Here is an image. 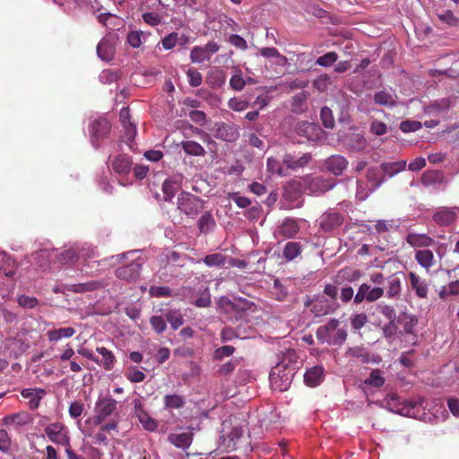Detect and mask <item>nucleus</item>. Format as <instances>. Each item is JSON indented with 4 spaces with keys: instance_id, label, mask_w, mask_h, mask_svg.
<instances>
[{
    "instance_id": "nucleus-1",
    "label": "nucleus",
    "mask_w": 459,
    "mask_h": 459,
    "mask_svg": "<svg viewBox=\"0 0 459 459\" xmlns=\"http://www.w3.org/2000/svg\"><path fill=\"white\" fill-rule=\"evenodd\" d=\"M385 294V290L382 287H374L368 283H362L357 293L354 295L353 289L351 287H344L341 290V299L342 302L347 303L353 298V302L356 305L367 301L368 303L375 302L381 299Z\"/></svg>"
},
{
    "instance_id": "nucleus-2",
    "label": "nucleus",
    "mask_w": 459,
    "mask_h": 459,
    "mask_svg": "<svg viewBox=\"0 0 459 459\" xmlns=\"http://www.w3.org/2000/svg\"><path fill=\"white\" fill-rule=\"evenodd\" d=\"M178 209L189 218H195L204 209L203 200L188 192H181L178 197Z\"/></svg>"
},
{
    "instance_id": "nucleus-3",
    "label": "nucleus",
    "mask_w": 459,
    "mask_h": 459,
    "mask_svg": "<svg viewBox=\"0 0 459 459\" xmlns=\"http://www.w3.org/2000/svg\"><path fill=\"white\" fill-rule=\"evenodd\" d=\"M294 372L293 368H284L282 365H276L270 374V383L274 390L283 392L289 389L291 385Z\"/></svg>"
},
{
    "instance_id": "nucleus-4",
    "label": "nucleus",
    "mask_w": 459,
    "mask_h": 459,
    "mask_svg": "<svg viewBox=\"0 0 459 459\" xmlns=\"http://www.w3.org/2000/svg\"><path fill=\"white\" fill-rule=\"evenodd\" d=\"M117 402L111 397L99 398L95 404V423L100 424L108 417L111 416L117 409Z\"/></svg>"
},
{
    "instance_id": "nucleus-5",
    "label": "nucleus",
    "mask_w": 459,
    "mask_h": 459,
    "mask_svg": "<svg viewBox=\"0 0 459 459\" xmlns=\"http://www.w3.org/2000/svg\"><path fill=\"white\" fill-rule=\"evenodd\" d=\"M111 125L107 118H99L92 122L90 127L91 143L95 148L100 146V141L108 136Z\"/></svg>"
},
{
    "instance_id": "nucleus-6",
    "label": "nucleus",
    "mask_w": 459,
    "mask_h": 459,
    "mask_svg": "<svg viewBox=\"0 0 459 459\" xmlns=\"http://www.w3.org/2000/svg\"><path fill=\"white\" fill-rule=\"evenodd\" d=\"M340 141L342 145L351 152H362L368 146L367 139L359 133H348L343 134Z\"/></svg>"
},
{
    "instance_id": "nucleus-7",
    "label": "nucleus",
    "mask_w": 459,
    "mask_h": 459,
    "mask_svg": "<svg viewBox=\"0 0 459 459\" xmlns=\"http://www.w3.org/2000/svg\"><path fill=\"white\" fill-rule=\"evenodd\" d=\"M296 131L299 136H303L312 142L322 139L324 133L317 125L307 121L299 122L297 125Z\"/></svg>"
},
{
    "instance_id": "nucleus-8",
    "label": "nucleus",
    "mask_w": 459,
    "mask_h": 459,
    "mask_svg": "<svg viewBox=\"0 0 459 459\" xmlns=\"http://www.w3.org/2000/svg\"><path fill=\"white\" fill-rule=\"evenodd\" d=\"M456 207L437 208L432 215V220L438 226H450L456 220Z\"/></svg>"
},
{
    "instance_id": "nucleus-9",
    "label": "nucleus",
    "mask_w": 459,
    "mask_h": 459,
    "mask_svg": "<svg viewBox=\"0 0 459 459\" xmlns=\"http://www.w3.org/2000/svg\"><path fill=\"white\" fill-rule=\"evenodd\" d=\"M305 307H310V311L316 316H322L333 312L336 306L333 302L329 301L325 299H319L315 301L307 299L305 302Z\"/></svg>"
},
{
    "instance_id": "nucleus-10",
    "label": "nucleus",
    "mask_w": 459,
    "mask_h": 459,
    "mask_svg": "<svg viewBox=\"0 0 459 459\" xmlns=\"http://www.w3.org/2000/svg\"><path fill=\"white\" fill-rule=\"evenodd\" d=\"M134 411L135 417H137L146 430L154 431L157 429L158 424L156 420L149 416L140 399L134 400Z\"/></svg>"
},
{
    "instance_id": "nucleus-11",
    "label": "nucleus",
    "mask_w": 459,
    "mask_h": 459,
    "mask_svg": "<svg viewBox=\"0 0 459 459\" xmlns=\"http://www.w3.org/2000/svg\"><path fill=\"white\" fill-rule=\"evenodd\" d=\"M342 223V214L336 212H326L321 215L319 220V226L325 232L337 229Z\"/></svg>"
},
{
    "instance_id": "nucleus-12",
    "label": "nucleus",
    "mask_w": 459,
    "mask_h": 459,
    "mask_svg": "<svg viewBox=\"0 0 459 459\" xmlns=\"http://www.w3.org/2000/svg\"><path fill=\"white\" fill-rule=\"evenodd\" d=\"M214 136L225 142H235L239 137L238 127L233 124L218 123Z\"/></svg>"
},
{
    "instance_id": "nucleus-13",
    "label": "nucleus",
    "mask_w": 459,
    "mask_h": 459,
    "mask_svg": "<svg viewBox=\"0 0 459 459\" xmlns=\"http://www.w3.org/2000/svg\"><path fill=\"white\" fill-rule=\"evenodd\" d=\"M141 269L142 264L139 262L134 261L127 265L118 267L116 270L115 274L120 280L134 281L139 278Z\"/></svg>"
},
{
    "instance_id": "nucleus-14",
    "label": "nucleus",
    "mask_w": 459,
    "mask_h": 459,
    "mask_svg": "<svg viewBox=\"0 0 459 459\" xmlns=\"http://www.w3.org/2000/svg\"><path fill=\"white\" fill-rule=\"evenodd\" d=\"M326 169L334 176H340L347 169L348 160L340 154H334L325 160Z\"/></svg>"
},
{
    "instance_id": "nucleus-15",
    "label": "nucleus",
    "mask_w": 459,
    "mask_h": 459,
    "mask_svg": "<svg viewBox=\"0 0 459 459\" xmlns=\"http://www.w3.org/2000/svg\"><path fill=\"white\" fill-rule=\"evenodd\" d=\"M312 160L310 153H304L300 157H297L295 152L285 153L282 158V163L290 169L304 168Z\"/></svg>"
},
{
    "instance_id": "nucleus-16",
    "label": "nucleus",
    "mask_w": 459,
    "mask_h": 459,
    "mask_svg": "<svg viewBox=\"0 0 459 459\" xmlns=\"http://www.w3.org/2000/svg\"><path fill=\"white\" fill-rule=\"evenodd\" d=\"M406 242L413 248L427 249L432 246L435 240L428 234L410 232L406 236Z\"/></svg>"
},
{
    "instance_id": "nucleus-17",
    "label": "nucleus",
    "mask_w": 459,
    "mask_h": 459,
    "mask_svg": "<svg viewBox=\"0 0 459 459\" xmlns=\"http://www.w3.org/2000/svg\"><path fill=\"white\" fill-rule=\"evenodd\" d=\"M335 183L332 178L316 177L309 182L308 188L312 193L319 195L333 189Z\"/></svg>"
},
{
    "instance_id": "nucleus-18",
    "label": "nucleus",
    "mask_w": 459,
    "mask_h": 459,
    "mask_svg": "<svg viewBox=\"0 0 459 459\" xmlns=\"http://www.w3.org/2000/svg\"><path fill=\"white\" fill-rule=\"evenodd\" d=\"M299 225L293 218H285L278 227V234L285 238H293L299 231Z\"/></svg>"
},
{
    "instance_id": "nucleus-19",
    "label": "nucleus",
    "mask_w": 459,
    "mask_h": 459,
    "mask_svg": "<svg viewBox=\"0 0 459 459\" xmlns=\"http://www.w3.org/2000/svg\"><path fill=\"white\" fill-rule=\"evenodd\" d=\"M119 118L126 131V137L128 141H133L136 135V126L131 121L130 109L124 107L120 110Z\"/></svg>"
},
{
    "instance_id": "nucleus-20",
    "label": "nucleus",
    "mask_w": 459,
    "mask_h": 459,
    "mask_svg": "<svg viewBox=\"0 0 459 459\" xmlns=\"http://www.w3.org/2000/svg\"><path fill=\"white\" fill-rule=\"evenodd\" d=\"M111 168L117 174L126 175L131 171L132 160L126 154H119L111 160Z\"/></svg>"
},
{
    "instance_id": "nucleus-21",
    "label": "nucleus",
    "mask_w": 459,
    "mask_h": 459,
    "mask_svg": "<svg viewBox=\"0 0 459 459\" xmlns=\"http://www.w3.org/2000/svg\"><path fill=\"white\" fill-rule=\"evenodd\" d=\"M32 256L37 264L43 271H46L50 267V264L54 261L56 255L55 250L50 251L48 249H40L39 251L35 252Z\"/></svg>"
},
{
    "instance_id": "nucleus-22",
    "label": "nucleus",
    "mask_w": 459,
    "mask_h": 459,
    "mask_svg": "<svg viewBox=\"0 0 459 459\" xmlns=\"http://www.w3.org/2000/svg\"><path fill=\"white\" fill-rule=\"evenodd\" d=\"M409 280L411 287L415 290L416 295L420 299L427 298L429 293V287L427 282L414 272L409 273Z\"/></svg>"
},
{
    "instance_id": "nucleus-23",
    "label": "nucleus",
    "mask_w": 459,
    "mask_h": 459,
    "mask_svg": "<svg viewBox=\"0 0 459 459\" xmlns=\"http://www.w3.org/2000/svg\"><path fill=\"white\" fill-rule=\"evenodd\" d=\"M415 260L422 268L427 271H429L436 264L434 253L430 249L416 250Z\"/></svg>"
},
{
    "instance_id": "nucleus-24",
    "label": "nucleus",
    "mask_w": 459,
    "mask_h": 459,
    "mask_svg": "<svg viewBox=\"0 0 459 459\" xmlns=\"http://www.w3.org/2000/svg\"><path fill=\"white\" fill-rule=\"evenodd\" d=\"M4 424L24 426L33 421V416L28 411H22L17 413L10 414L4 417Z\"/></svg>"
},
{
    "instance_id": "nucleus-25",
    "label": "nucleus",
    "mask_w": 459,
    "mask_h": 459,
    "mask_svg": "<svg viewBox=\"0 0 459 459\" xmlns=\"http://www.w3.org/2000/svg\"><path fill=\"white\" fill-rule=\"evenodd\" d=\"M340 322L333 318L327 324L321 325L316 330V337L319 341L325 342L327 339L339 328Z\"/></svg>"
},
{
    "instance_id": "nucleus-26",
    "label": "nucleus",
    "mask_w": 459,
    "mask_h": 459,
    "mask_svg": "<svg viewBox=\"0 0 459 459\" xmlns=\"http://www.w3.org/2000/svg\"><path fill=\"white\" fill-rule=\"evenodd\" d=\"M397 96L394 92L387 90L377 91L374 95L376 104L385 107H394L396 105Z\"/></svg>"
},
{
    "instance_id": "nucleus-27",
    "label": "nucleus",
    "mask_w": 459,
    "mask_h": 459,
    "mask_svg": "<svg viewBox=\"0 0 459 459\" xmlns=\"http://www.w3.org/2000/svg\"><path fill=\"white\" fill-rule=\"evenodd\" d=\"M451 106L449 99L435 100L425 108V113L432 116H439L447 111Z\"/></svg>"
},
{
    "instance_id": "nucleus-28",
    "label": "nucleus",
    "mask_w": 459,
    "mask_h": 459,
    "mask_svg": "<svg viewBox=\"0 0 459 459\" xmlns=\"http://www.w3.org/2000/svg\"><path fill=\"white\" fill-rule=\"evenodd\" d=\"M402 281L399 276L393 274L387 278L386 297L388 299L398 298L401 295Z\"/></svg>"
},
{
    "instance_id": "nucleus-29",
    "label": "nucleus",
    "mask_w": 459,
    "mask_h": 459,
    "mask_svg": "<svg viewBox=\"0 0 459 459\" xmlns=\"http://www.w3.org/2000/svg\"><path fill=\"white\" fill-rule=\"evenodd\" d=\"M169 440L175 446L185 449L189 447L192 444L193 433L184 432L180 434H171L169 436Z\"/></svg>"
},
{
    "instance_id": "nucleus-30",
    "label": "nucleus",
    "mask_w": 459,
    "mask_h": 459,
    "mask_svg": "<svg viewBox=\"0 0 459 459\" xmlns=\"http://www.w3.org/2000/svg\"><path fill=\"white\" fill-rule=\"evenodd\" d=\"M406 168L405 160H398V161H391V162H383L380 165V169L383 170L385 175L392 178L396 174L403 171Z\"/></svg>"
},
{
    "instance_id": "nucleus-31",
    "label": "nucleus",
    "mask_w": 459,
    "mask_h": 459,
    "mask_svg": "<svg viewBox=\"0 0 459 459\" xmlns=\"http://www.w3.org/2000/svg\"><path fill=\"white\" fill-rule=\"evenodd\" d=\"M97 54L104 61H110L115 54L113 45L108 39H101L97 46Z\"/></svg>"
},
{
    "instance_id": "nucleus-32",
    "label": "nucleus",
    "mask_w": 459,
    "mask_h": 459,
    "mask_svg": "<svg viewBox=\"0 0 459 459\" xmlns=\"http://www.w3.org/2000/svg\"><path fill=\"white\" fill-rule=\"evenodd\" d=\"M180 189V183L172 178H167L162 184V192L164 201L169 202Z\"/></svg>"
},
{
    "instance_id": "nucleus-33",
    "label": "nucleus",
    "mask_w": 459,
    "mask_h": 459,
    "mask_svg": "<svg viewBox=\"0 0 459 459\" xmlns=\"http://www.w3.org/2000/svg\"><path fill=\"white\" fill-rule=\"evenodd\" d=\"M65 289L76 292V293H84L89 291H93L95 290H98L100 287V283L98 281H87L83 283H77V284H65Z\"/></svg>"
},
{
    "instance_id": "nucleus-34",
    "label": "nucleus",
    "mask_w": 459,
    "mask_h": 459,
    "mask_svg": "<svg viewBox=\"0 0 459 459\" xmlns=\"http://www.w3.org/2000/svg\"><path fill=\"white\" fill-rule=\"evenodd\" d=\"M323 377V368L321 367H313L304 374V381L308 386L319 385Z\"/></svg>"
},
{
    "instance_id": "nucleus-35",
    "label": "nucleus",
    "mask_w": 459,
    "mask_h": 459,
    "mask_svg": "<svg viewBox=\"0 0 459 459\" xmlns=\"http://www.w3.org/2000/svg\"><path fill=\"white\" fill-rule=\"evenodd\" d=\"M301 251H302V247L299 242L290 241L285 245V247L283 248L282 255L286 261L290 262V261L294 260L296 257H298L299 255H300Z\"/></svg>"
},
{
    "instance_id": "nucleus-36",
    "label": "nucleus",
    "mask_w": 459,
    "mask_h": 459,
    "mask_svg": "<svg viewBox=\"0 0 459 459\" xmlns=\"http://www.w3.org/2000/svg\"><path fill=\"white\" fill-rule=\"evenodd\" d=\"M164 316L166 322H169L174 330L178 329L184 324L183 316L178 309H168L164 313Z\"/></svg>"
},
{
    "instance_id": "nucleus-37",
    "label": "nucleus",
    "mask_w": 459,
    "mask_h": 459,
    "mask_svg": "<svg viewBox=\"0 0 459 459\" xmlns=\"http://www.w3.org/2000/svg\"><path fill=\"white\" fill-rule=\"evenodd\" d=\"M181 147L184 152L192 156H204V148L197 142L187 140L181 143Z\"/></svg>"
},
{
    "instance_id": "nucleus-38",
    "label": "nucleus",
    "mask_w": 459,
    "mask_h": 459,
    "mask_svg": "<svg viewBox=\"0 0 459 459\" xmlns=\"http://www.w3.org/2000/svg\"><path fill=\"white\" fill-rule=\"evenodd\" d=\"M277 365H282L284 368H293L294 372H297L299 367H298V355L296 351L292 349L287 350L283 355L281 362H279Z\"/></svg>"
},
{
    "instance_id": "nucleus-39",
    "label": "nucleus",
    "mask_w": 459,
    "mask_h": 459,
    "mask_svg": "<svg viewBox=\"0 0 459 459\" xmlns=\"http://www.w3.org/2000/svg\"><path fill=\"white\" fill-rule=\"evenodd\" d=\"M375 190L376 188L373 187L368 181L362 179L357 180L356 197L358 200L365 201Z\"/></svg>"
},
{
    "instance_id": "nucleus-40",
    "label": "nucleus",
    "mask_w": 459,
    "mask_h": 459,
    "mask_svg": "<svg viewBox=\"0 0 459 459\" xmlns=\"http://www.w3.org/2000/svg\"><path fill=\"white\" fill-rule=\"evenodd\" d=\"M203 262L209 267H222L227 262V256L221 253H213L205 255Z\"/></svg>"
},
{
    "instance_id": "nucleus-41",
    "label": "nucleus",
    "mask_w": 459,
    "mask_h": 459,
    "mask_svg": "<svg viewBox=\"0 0 459 459\" xmlns=\"http://www.w3.org/2000/svg\"><path fill=\"white\" fill-rule=\"evenodd\" d=\"M96 351L102 356L100 364L106 370H111L115 365L116 358L112 351L105 347H97Z\"/></svg>"
},
{
    "instance_id": "nucleus-42",
    "label": "nucleus",
    "mask_w": 459,
    "mask_h": 459,
    "mask_svg": "<svg viewBox=\"0 0 459 459\" xmlns=\"http://www.w3.org/2000/svg\"><path fill=\"white\" fill-rule=\"evenodd\" d=\"M215 221L209 212H204L198 220V229L202 233H207L211 231L215 227Z\"/></svg>"
},
{
    "instance_id": "nucleus-43",
    "label": "nucleus",
    "mask_w": 459,
    "mask_h": 459,
    "mask_svg": "<svg viewBox=\"0 0 459 459\" xmlns=\"http://www.w3.org/2000/svg\"><path fill=\"white\" fill-rule=\"evenodd\" d=\"M165 408L181 409L185 405V399L178 394H166L163 398Z\"/></svg>"
},
{
    "instance_id": "nucleus-44",
    "label": "nucleus",
    "mask_w": 459,
    "mask_h": 459,
    "mask_svg": "<svg viewBox=\"0 0 459 459\" xmlns=\"http://www.w3.org/2000/svg\"><path fill=\"white\" fill-rule=\"evenodd\" d=\"M272 293L278 301H284L289 295L288 288L279 279L273 281Z\"/></svg>"
},
{
    "instance_id": "nucleus-45",
    "label": "nucleus",
    "mask_w": 459,
    "mask_h": 459,
    "mask_svg": "<svg viewBox=\"0 0 459 459\" xmlns=\"http://www.w3.org/2000/svg\"><path fill=\"white\" fill-rule=\"evenodd\" d=\"M366 178L367 181H368L376 189H377L385 181L383 177H379V169L377 167H370L368 169Z\"/></svg>"
},
{
    "instance_id": "nucleus-46",
    "label": "nucleus",
    "mask_w": 459,
    "mask_h": 459,
    "mask_svg": "<svg viewBox=\"0 0 459 459\" xmlns=\"http://www.w3.org/2000/svg\"><path fill=\"white\" fill-rule=\"evenodd\" d=\"M260 55L266 58H277V64L284 65L287 63V58L281 55L275 48H263L259 50Z\"/></svg>"
},
{
    "instance_id": "nucleus-47",
    "label": "nucleus",
    "mask_w": 459,
    "mask_h": 459,
    "mask_svg": "<svg viewBox=\"0 0 459 459\" xmlns=\"http://www.w3.org/2000/svg\"><path fill=\"white\" fill-rule=\"evenodd\" d=\"M59 446H63L65 447V452L68 459H84L82 456L78 455L72 449V447L69 444L68 437H66V433H64L62 429H59Z\"/></svg>"
},
{
    "instance_id": "nucleus-48",
    "label": "nucleus",
    "mask_w": 459,
    "mask_h": 459,
    "mask_svg": "<svg viewBox=\"0 0 459 459\" xmlns=\"http://www.w3.org/2000/svg\"><path fill=\"white\" fill-rule=\"evenodd\" d=\"M79 259V254L76 248L70 247L66 250H64L59 255V264H74Z\"/></svg>"
},
{
    "instance_id": "nucleus-49",
    "label": "nucleus",
    "mask_w": 459,
    "mask_h": 459,
    "mask_svg": "<svg viewBox=\"0 0 459 459\" xmlns=\"http://www.w3.org/2000/svg\"><path fill=\"white\" fill-rule=\"evenodd\" d=\"M125 376L132 383H141L146 377L145 374L134 366L128 367Z\"/></svg>"
},
{
    "instance_id": "nucleus-50",
    "label": "nucleus",
    "mask_w": 459,
    "mask_h": 459,
    "mask_svg": "<svg viewBox=\"0 0 459 459\" xmlns=\"http://www.w3.org/2000/svg\"><path fill=\"white\" fill-rule=\"evenodd\" d=\"M150 324H151V326H152V330L157 334H161L167 329L166 318H164L162 316H151Z\"/></svg>"
},
{
    "instance_id": "nucleus-51",
    "label": "nucleus",
    "mask_w": 459,
    "mask_h": 459,
    "mask_svg": "<svg viewBox=\"0 0 459 459\" xmlns=\"http://www.w3.org/2000/svg\"><path fill=\"white\" fill-rule=\"evenodd\" d=\"M168 264L173 266H184L185 261L187 259V255L180 254L177 251H169L167 255Z\"/></svg>"
},
{
    "instance_id": "nucleus-52",
    "label": "nucleus",
    "mask_w": 459,
    "mask_h": 459,
    "mask_svg": "<svg viewBox=\"0 0 459 459\" xmlns=\"http://www.w3.org/2000/svg\"><path fill=\"white\" fill-rule=\"evenodd\" d=\"M190 59L193 63H202L204 61H209L211 57L204 49L203 47H194L190 53Z\"/></svg>"
},
{
    "instance_id": "nucleus-53",
    "label": "nucleus",
    "mask_w": 459,
    "mask_h": 459,
    "mask_svg": "<svg viewBox=\"0 0 459 459\" xmlns=\"http://www.w3.org/2000/svg\"><path fill=\"white\" fill-rule=\"evenodd\" d=\"M149 294L151 297L155 298H169L172 297L173 291L167 286H152L149 290Z\"/></svg>"
},
{
    "instance_id": "nucleus-54",
    "label": "nucleus",
    "mask_w": 459,
    "mask_h": 459,
    "mask_svg": "<svg viewBox=\"0 0 459 459\" xmlns=\"http://www.w3.org/2000/svg\"><path fill=\"white\" fill-rule=\"evenodd\" d=\"M347 339V332L343 328H338L325 342L330 345H342Z\"/></svg>"
},
{
    "instance_id": "nucleus-55",
    "label": "nucleus",
    "mask_w": 459,
    "mask_h": 459,
    "mask_svg": "<svg viewBox=\"0 0 459 459\" xmlns=\"http://www.w3.org/2000/svg\"><path fill=\"white\" fill-rule=\"evenodd\" d=\"M320 117L325 127L332 129L334 126V117L332 110L328 107L321 108Z\"/></svg>"
},
{
    "instance_id": "nucleus-56",
    "label": "nucleus",
    "mask_w": 459,
    "mask_h": 459,
    "mask_svg": "<svg viewBox=\"0 0 459 459\" xmlns=\"http://www.w3.org/2000/svg\"><path fill=\"white\" fill-rule=\"evenodd\" d=\"M400 320L403 322V329L407 333H412L414 327L418 323V318L415 316L407 315L403 313L400 316Z\"/></svg>"
},
{
    "instance_id": "nucleus-57",
    "label": "nucleus",
    "mask_w": 459,
    "mask_h": 459,
    "mask_svg": "<svg viewBox=\"0 0 459 459\" xmlns=\"http://www.w3.org/2000/svg\"><path fill=\"white\" fill-rule=\"evenodd\" d=\"M337 59H338V55L335 52H328V53L319 56L316 59V64L320 66L327 67V66H331L333 64H334L337 61Z\"/></svg>"
},
{
    "instance_id": "nucleus-58",
    "label": "nucleus",
    "mask_w": 459,
    "mask_h": 459,
    "mask_svg": "<svg viewBox=\"0 0 459 459\" xmlns=\"http://www.w3.org/2000/svg\"><path fill=\"white\" fill-rule=\"evenodd\" d=\"M217 305L219 308L224 313H231L236 311L235 299L231 300L227 297H221L217 301Z\"/></svg>"
},
{
    "instance_id": "nucleus-59",
    "label": "nucleus",
    "mask_w": 459,
    "mask_h": 459,
    "mask_svg": "<svg viewBox=\"0 0 459 459\" xmlns=\"http://www.w3.org/2000/svg\"><path fill=\"white\" fill-rule=\"evenodd\" d=\"M365 384L375 387H381L385 384V378L381 376L378 369H374L371 371L369 377L365 380Z\"/></svg>"
},
{
    "instance_id": "nucleus-60",
    "label": "nucleus",
    "mask_w": 459,
    "mask_h": 459,
    "mask_svg": "<svg viewBox=\"0 0 459 459\" xmlns=\"http://www.w3.org/2000/svg\"><path fill=\"white\" fill-rule=\"evenodd\" d=\"M211 302L210 290L208 288H204L200 296L193 303L198 307H208Z\"/></svg>"
},
{
    "instance_id": "nucleus-61",
    "label": "nucleus",
    "mask_w": 459,
    "mask_h": 459,
    "mask_svg": "<svg viewBox=\"0 0 459 459\" xmlns=\"http://www.w3.org/2000/svg\"><path fill=\"white\" fill-rule=\"evenodd\" d=\"M235 304H236V311H247V310L254 311L256 307L255 304L253 301L248 300L245 298H236Z\"/></svg>"
},
{
    "instance_id": "nucleus-62",
    "label": "nucleus",
    "mask_w": 459,
    "mask_h": 459,
    "mask_svg": "<svg viewBox=\"0 0 459 459\" xmlns=\"http://www.w3.org/2000/svg\"><path fill=\"white\" fill-rule=\"evenodd\" d=\"M188 82L192 87H198L201 85L203 77L201 73L195 68H189L186 72Z\"/></svg>"
},
{
    "instance_id": "nucleus-63",
    "label": "nucleus",
    "mask_w": 459,
    "mask_h": 459,
    "mask_svg": "<svg viewBox=\"0 0 459 459\" xmlns=\"http://www.w3.org/2000/svg\"><path fill=\"white\" fill-rule=\"evenodd\" d=\"M267 169L269 172H271L273 174H277L279 176H285V172H284V169H283L281 162L274 158H268Z\"/></svg>"
},
{
    "instance_id": "nucleus-64",
    "label": "nucleus",
    "mask_w": 459,
    "mask_h": 459,
    "mask_svg": "<svg viewBox=\"0 0 459 459\" xmlns=\"http://www.w3.org/2000/svg\"><path fill=\"white\" fill-rule=\"evenodd\" d=\"M368 316L365 313L356 314L351 318V325L354 330H359L368 323Z\"/></svg>"
}]
</instances>
